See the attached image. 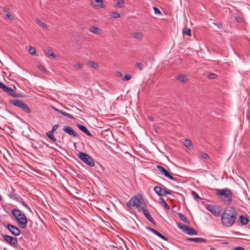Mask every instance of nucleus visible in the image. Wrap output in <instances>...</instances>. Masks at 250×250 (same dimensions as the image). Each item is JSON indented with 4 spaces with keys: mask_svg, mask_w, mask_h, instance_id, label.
<instances>
[{
    "mask_svg": "<svg viewBox=\"0 0 250 250\" xmlns=\"http://www.w3.org/2000/svg\"><path fill=\"white\" fill-rule=\"evenodd\" d=\"M247 118L249 120V123H250V111H249L246 115Z\"/></svg>",
    "mask_w": 250,
    "mask_h": 250,
    "instance_id": "52",
    "label": "nucleus"
},
{
    "mask_svg": "<svg viewBox=\"0 0 250 250\" xmlns=\"http://www.w3.org/2000/svg\"><path fill=\"white\" fill-rule=\"evenodd\" d=\"M44 53L46 55L51 56L53 58H56V55L52 50H47L44 51Z\"/></svg>",
    "mask_w": 250,
    "mask_h": 250,
    "instance_id": "32",
    "label": "nucleus"
},
{
    "mask_svg": "<svg viewBox=\"0 0 250 250\" xmlns=\"http://www.w3.org/2000/svg\"><path fill=\"white\" fill-rule=\"evenodd\" d=\"M216 194L217 196L223 197V201L226 204L229 205L232 202L233 193L229 188L218 189Z\"/></svg>",
    "mask_w": 250,
    "mask_h": 250,
    "instance_id": "3",
    "label": "nucleus"
},
{
    "mask_svg": "<svg viewBox=\"0 0 250 250\" xmlns=\"http://www.w3.org/2000/svg\"><path fill=\"white\" fill-rule=\"evenodd\" d=\"M88 64L91 67L95 69H98L99 68V65L97 62L92 61H89L88 62Z\"/></svg>",
    "mask_w": 250,
    "mask_h": 250,
    "instance_id": "30",
    "label": "nucleus"
},
{
    "mask_svg": "<svg viewBox=\"0 0 250 250\" xmlns=\"http://www.w3.org/2000/svg\"><path fill=\"white\" fill-rule=\"evenodd\" d=\"M221 215L222 224L227 227L232 226L235 222L237 217L236 210L232 207L227 208Z\"/></svg>",
    "mask_w": 250,
    "mask_h": 250,
    "instance_id": "1",
    "label": "nucleus"
},
{
    "mask_svg": "<svg viewBox=\"0 0 250 250\" xmlns=\"http://www.w3.org/2000/svg\"><path fill=\"white\" fill-rule=\"evenodd\" d=\"M11 212L18 223L19 226L22 229H25L26 227L27 220L24 214L20 210L16 208L13 209Z\"/></svg>",
    "mask_w": 250,
    "mask_h": 250,
    "instance_id": "2",
    "label": "nucleus"
},
{
    "mask_svg": "<svg viewBox=\"0 0 250 250\" xmlns=\"http://www.w3.org/2000/svg\"><path fill=\"white\" fill-rule=\"evenodd\" d=\"M140 204L141 202L139 199L136 196H133L126 203V206L129 208H138L140 207Z\"/></svg>",
    "mask_w": 250,
    "mask_h": 250,
    "instance_id": "6",
    "label": "nucleus"
},
{
    "mask_svg": "<svg viewBox=\"0 0 250 250\" xmlns=\"http://www.w3.org/2000/svg\"><path fill=\"white\" fill-rule=\"evenodd\" d=\"M192 196H193V198L195 199V200H197V199H201L199 196H198V195L196 193V192L194 191H191V192Z\"/></svg>",
    "mask_w": 250,
    "mask_h": 250,
    "instance_id": "38",
    "label": "nucleus"
},
{
    "mask_svg": "<svg viewBox=\"0 0 250 250\" xmlns=\"http://www.w3.org/2000/svg\"><path fill=\"white\" fill-rule=\"evenodd\" d=\"M188 227H188L187 225L184 224L183 227H182V229H183V231L185 232L187 231V228H188Z\"/></svg>",
    "mask_w": 250,
    "mask_h": 250,
    "instance_id": "48",
    "label": "nucleus"
},
{
    "mask_svg": "<svg viewBox=\"0 0 250 250\" xmlns=\"http://www.w3.org/2000/svg\"><path fill=\"white\" fill-rule=\"evenodd\" d=\"M187 241H193L196 243H206L207 240L202 237L197 238H187L186 239Z\"/></svg>",
    "mask_w": 250,
    "mask_h": 250,
    "instance_id": "15",
    "label": "nucleus"
},
{
    "mask_svg": "<svg viewBox=\"0 0 250 250\" xmlns=\"http://www.w3.org/2000/svg\"><path fill=\"white\" fill-rule=\"evenodd\" d=\"M159 200H160V203H162L164 205L165 208L167 210H169L170 208H169V206L168 205V204L165 201V199L162 198H160L159 199Z\"/></svg>",
    "mask_w": 250,
    "mask_h": 250,
    "instance_id": "29",
    "label": "nucleus"
},
{
    "mask_svg": "<svg viewBox=\"0 0 250 250\" xmlns=\"http://www.w3.org/2000/svg\"><path fill=\"white\" fill-rule=\"evenodd\" d=\"M62 221H63V222L66 223V221H67V219H66L65 218H64V219H62Z\"/></svg>",
    "mask_w": 250,
    "mask_h": 250,
    "instance_id": "56",
    "label": "nucleus"
},
{
    "mask_svg": "<svg viewBox=\"0 0 250 250\" xmlns=\"http://www.w3.org/2000/svg\"><path fill=\"white\" fill-rule=\"evenodd\" d=\"M176 79L182 83H186L188 81V76L185 74H180L177 76Z\"/></svg>",
    "mask_w": 250,
    "mask_h": 250,
    "instance_id": "17",
    "label": "nucleus"
},
{
    "mask_svg": "<svg viewBox=\"0 0 250 250\" xmlns=\"http://www.w3.org/2000/svg\"><path fill=\"white\" fill-rule=\"evenodd\" d=\"M136 66L140 70H142L144 68V64L141 62H137L136 63Z\"/></svg>",
    "mask_w": 250,
    "mask_h": 250,
    "instance_id": "39",
    "label": "nucleus"
},
{
    "mask_svg": "<svg viewBox=\"0 0 250 250\" xmlns=\"http://www.w3.org/2000/svg\"><path fill=\"white\" fill-rule=\"evenodd\" d=\"M184 146L188 149H190L192 147V143L191 141L188 139L185 140Z\"/></svg>",
    "mask_w": 250,
    "mask_h": 250,
    "instance_id": "21",
    "label": "nucleus"
},
{
    "mask_svg": "<svg viewBox=\"0 0 250 250\" xmlns=\"http://www.w3.org/2000/svg\"><path fill=\"white\" fill-rule=\"evenodd\" d=\"M2 90L8 94L9 95L11 96L12 97L14 98H21L22 97V96L21 94L18 93L17 94L15 91L12 88L9 87L7 86L6 85H4L3 88L2 89Z\"/></svg>",
    "mask_w": 250,
    "mask_h": 250,
    "instance_id": "9",
    "label": "nucleus"
},
{
    "mask_svg": "<svg viewBox=\"0 0 250 250\" xmlns=\"http://www.w3.org/2000/svg\"><path fill=\"white\" fill-rule=\"evenodd\" d=\"M183 225H184V224H181V223H178V224H177V227H178V228H179V229H182V227H183Z\"/></svg>",
    "mask_w": 250,
    "mask_h": 250,
    "instance_id": "53",
    "label": "nucleus"
},
{
    "mask_svg": "<svg viewBox=\"0 0 250 250\" xmlns=\"http://www.w3.org/2000/svg\"><path fill=\"white\" fill-rule=\"evenodd\" d=\"M200 156L202 158L204 159H208L209 158L208 155L205 152H201Z\"/></svg>",
    "mask_w": 250,
    "mask_h": 250,
    "instance_id": "40",
    "label": "nucleus"
},
{
    "mask_svg": "<svg viewBox=\"0 0 250 250\" xmlns=\"http://www.w3.org/2000/svg\"><path fill=\"white\" fill-rule=\"evenodd\" d=\"M141 209L142 210L145 216L148 219V220H149L151 223L155 224V221L151 217L148 210L143 207H141Z\"/></svg>",
    "mask_w": 250,
    "mask_h": 250,
    "instance_id": "14",
    "label": "nucleus"
},
{
    "mask_svg": "<svg viewBox=\"0 0 250 250\" xmlns=\"http://www.w3.org/2000/svg\"><path fill=\"white\" fill-rule=\"evenodd\" d=\"M240 219L241 223H242V224L244 225H247L249 222L248 218L247 217L243 215L240 216Z\"/></svg>",
    "mask_w": 250,
    "mask_h": 250,
    "instance_id": "23",
    "label": "nucleus"
},
{
    "mask_svg": "<svg viewBox=\"0 0 250 250\" xmlns=\"http://www.w3.org/2000/svg\"><path fill=\"white\" fill-rule=\"evenodd\" d=\"M235 20L238 22H240L242 21V19L241 18H240V17L238 16V17H235Z\"/></svg>",
    "mask_w": 250,
    "mask_h": 250,
    "instance_id": "51",
    "label": "nucleus"
},
{
    "mask_svg": "<svg viewBox=\"0 0 250 250\" xmlns=\"http://www.w3.org/2000/svg\"><path fill=\"white\" fill-rule=\"evenodd\" d=\"M109 16L113 19H118L121 17V14L116 11L111 12Z\"/></svg>",
    "mask_w": 250,
    "mask_h": 250,
    "instance_id": "25",
    "label": "nucleus"
},
{
    "mask_svg": "<svg viewBox=\"0 0 250 250\" xmlns=\"http://www.w3.org/2000/svg\"><path fill=\"white\" fill-rule=\"evenodd\" d=\"M6 16L10 20H13L14 18L13 16L10 13H7Z\"/></svg>",
    "mask_w": 250,
    "mask_h": 250,
    "instance_id": "47",
    "label": "nucleus"
},
{
    "mask_svg": "<svg viewBox=\"0 0 250 250\" xmlns=\"http://www.w3.org/2000/svg\"><path fill=\"white\" fill-rule=\"evenodd\" d=\"M207 209L215 216L221 215V209L219 207L210 205L207 207Z\"/></svg>",
    "mask_w": 250,
    "mask_h": 250,
    "instance_id": "7",
    "label": "nucleus"
},
{
    "mask_svg": "<svg viewBox=\"0 0 250 250\" xmlns=\"http://www.w3.org/2000/svg\"><path fill=\"white\" fill-rule=\"evenodd\" d=\"M77 126L79 128L80 130H81L87 136H88L89 137L92 136V134L88 131L87 128L83 125L77 124Z\"/></svg>",
    "mask_w": 250,
    "mask_h": 250,
    "instance_id": "16",
    "label": "nucleus"
},
{
    "mask_svg": "<svg viewBox=\"0 0 250 250\" xmlns=\"http://www.w3.org/2000/svg\"><path fill=\"white\" fill-rule=\"evenodd\" d=\"M9 103L11 104H12L17 107L21 108L26 113H30L31 112V110H30L29 107L28 106V105L26 104H25L24 103H23L21 100H17V99L11 100L9 101Z\"/></svg>",
    "mask_w": 250,
    "mask_h": 250,
    "instance_id": "4",
    "label": "nucleus"
},
{
    "mask_svg": "<svg viewBox=\"0 0 250 250\" xmlns=\"http://www.w3.org/2000/svg\"><path fill=\"white\" fill-rule=\"evenodd\" d=\"M79 159L85 163L86 165L90 167H94L95 166V161L87 153L84 152H80L78 154Z\"/></svg>",
    "mask_w": 250,
    "mask_h": 250,
    "instance_id": "5",
    "label": "nucleus"
},
{
    "mask_svg": "<svg viewBox=\"0 0 250 250\" xmlns=\"http://www.w3.org/2000/svg\"><path fill=\"white\" fill-rule=\"evenodd\" d=\"M210 250H216L214 248H210Z\"/></svg>",
    "mask_w": 250,
    "mask_h": 250,
    "instance_id": "57",
    "label": "nucleus"
},
{
    "mask_svg": "<svg viewBox=\"0 0 250 250\" xmlns=\"http://www.w3.org/2000/svg\"><path fill=\"white\" fill-rule=\"evenodd\" d=\"M119 74L120 76L122 75V74L121 72H119Z\"/></svg>",
    "mask_w": 250,
    "mask_h": 250,
    "instance_id": "59",
    "label": "nucleus"
},
{
    "mask_svg": "<svg viewBox=\"0 0 250 250\" xmlns=\"http://www.w3.org/2000/svg\"><path fill=\"white\" fill-rule=\"evenodd\" d=\"M6 9H7V8H6V7H4V10L5 11H6Z\"/></svg>",
    "mask_w": 250,
    "mask_h": 250,
    "instance_id": "60",
    "label": "nucleus"
},
{
    "mask_svg": "<svg viewBox=\"0 0 250 250\" xmlns=\"http://www.w3.org/2000/svg\"><path fill=\"white\" fill-rule=\"evenodd\" d=\"M39 68L40 69V70H41L42 72L46 71L45 68L44 66H42V65L39 66Z\"/></svg>",
    "mask_w": 250,
    "mask_h": 250,
    "instance_id": "49",
    "label": "nucleus"
},
{
    "mask_svg": "<svg viewBox=\"0 0 250 250\" xmlns=\"http://www.w3.org/2000/svg\"><path fill=\"white\" fill-rule=\"evenodd\" d=\"M95 2L97 3L95 4L96 6L100 8H104L105 6L104 3V1L103 0H95Z\"/></svg>",
    "mask_w": 250,
    "mask_h": 250,
    "instance_id": "24",
    "label": "nucleus"
},
{
    "mask_svg": "<svg viewBox=\"0 0 250 250\" xmlns=\"http://www.w3.org/2000/svg\"><path fill=\"white\" fill-rule=\"evenodd\" d=\"M183 33L188 36H191V30L189 28H186L185 30L183 31Z\"/></svg>",
    "mask_w": 250,
    "mask_h": 250,
    "instance_id": "41",
    "label": "nucleus"
},
{
    "mask_svg": "<svg viewBox=\"0 0 250 250\" xmlns=\"http://www.w3.org/2000/svg\"><path fill=\"white\" fill-rule=\"evenodd\" d=\"M54 133L53 132L49 131L46 133V135L52 141L56 142L57 139L56 137L54 136Z\"/></svg>",
    "mask_w": 250,
    "mask_h": 250,
    "instance_id": "22",
    "label": "nucleus"
},
{
    "mask_svg": "<svg viewBox=\"0 0 250 250\" xmlns=\"http://www.w3.org/2000/svg\"><path fill=\"white\" fill-rule=\"evenodd\" d=\"M185 233L189 235H197L198 234V232L196 230H195L193 228L190 227L187 228V230Z\"/></svg>",
    "mask_w": 250,
    "mask_h": 250,
    "instance_id": "19",
    "label": "nucleus"
},
{
    "mask_svg": "<svg viewBox=\"0 0 250 250\" xmlns=\"http://www.w3.org/2000/svg\"><path fill=\"white\" fill-rule=\"evenodd\" d=\"M8 196L10 198H11L13 200L18 201L19 198L18 197V195L16 193L11 192L10 193L8 194Z\"/></svg>",
    "mask_w": 250,
    "mask_h": 250,
    "instance_id": "27",
    "label": "nucleus"
},
{
    "mask_svg": "<svg viewBox=\"0 0 250 250\" xmlns=\"http://www.w3.org/2000/svg\"><path fill=\"white\" fill-rule=\"evenodd\" d=\"M36 22L38 23L41 27H42L43 29H47V25L40 21L39 19L36 20Z\"/></svg>",
    "mask_w": 250,
    "mask_h": 250,
    "instance_id": "28",
    "label": "nucleus"
},
{
    "mask_svg": "<svg viewBox=\"0 0 250 250\" xmlns=\"http://www.w3.org/2000/svg\"><path fill=\"white\" fill-rule=\"evenodd\" d=\"M154 190L160 196H164L166 194H171L172 192L170 190H166L158 186L155 187Z\"/></svg>",
    "mask_w": 250,
    "mask_h": 250,
    "instance_id": "11",
    "label": "nucleus"
},
{
    "mask_svg": "<svg viewBox=\"0 0 250 250\" xmlns=\"http://www.w3.org/2000/svg\"><path fill=\"white\" fill-rule=\"evenodd\" d=\"M59 127V125H56L53 126L52 130L50 131L54 133V132L58 129Z\"/></svg>",
    "mask_w": 250,
    "mask_h": 250,
    "instance_id": "45",
    "label": "nucleus"
},
{
    "mask_svg": "<svg viewBox=\"0 0 250 250\" xmlns=\"http://www.w3.org/2000/svg\"><path fill=\"white\" fill-rule=\"evenodd\" d=\"M233 250H245V249L242 247H237L234 248Z\"/></svg>",
    "mask_w": 250,
    "mask_h": 250,
    "instance_id": "50",
    "label": "nucleus"
},
{
    "mask_svg": "<svg viewBox=\"0 0 250 250\" xmlns=\"http://www.w3.org/2000/svg\"><path fill=\"white\" fill-rule=\"evenodd\" d=\"M4 85L5 84L4 83L0 82V88L2 89Z\"/></svg>",
    "mask_w": 250,
    "mask_h": 250,
    "instance_id": "54",
    "label": "nucleus"
},
{
    "mask_svg": "<svg viewBox=\"0 0 250 250\" xmlns=\"http://www.w3.org/2000/svg\"><path fill=\"white\" fill-rule=\"evenodd\" d=\"M153 10L155 14H160L161 13L160 10L156 7H153Z\"/></svg>",
    "mask_w": 250,
    "mask_h": 250,
    "instance_id": "44",
    "label": "nucleus"
},
{
    "mask_svg": "<svg viewBox=\"0 0 250 250\" xmlns=\"http://www.w3.org/2000/svg\"><path fill=\"white\" fill-rule=\"evenodd\" d=\"M155 234L156 235H157V236H158L159 238H161L162 239H163L165 241H168V238H167L165 236L163 235L161 233H160L158 231H157V232H156V233Z\"/></svg>",
    "mask_w": 250,
    "mask_h": 250,
    "instance_id": "33",
    "label": "nucleus"
},
{
    "mask_svg": "<svg viewBox=\"0 0 250 250\" xmlns=\"http://www.w3.org/2000/svg\"><path fill=\"white\" fill-rule=\"evenodd\" d=\"M63 130L65 133L73 137L78 138L79 137L77 132L71 126L69 125L64 126Z\"/></svg>",
    "mask_w": 250,
    "mask_h": 250,
    "instance_id": "12",
    "label": "nucleus"
},
{
    "mask_svg": "<svg viewBox=\"0 0 250 250\" xmlns=\"http://www.w3.org/2000/svg\"><path fill=\"white\" fill-rule=\"evenodd\" d=\"M54 109L55 111H56L57 112H59V113H60L61 114V112H62L63 111H62V110H60L57 108H54Z\"/></svg>",
    "mask_w": 250,
    "mask_h": 250,
    "instance_id": "55",
    "label": "nucleus"
},
{
    "mask_svg": "<svg viewBox=\"0 0 250 250\" xmlns=\"http://www.w3.org/2000/svg\"><path fill=\"white\" fill-rule=\"evenodd\" d=\"M179 217L184 222L189 224V221L187 219V217L181 213H178Z\"/></svg>",
    "mask_w": 250,
    "mask_h": 250,
    "instance_id": "26",
    "label": "nucleus"
},
{
    "mask_svg": "<svg viewBox=\"0 0 250 250\" xmlns=\"http://www.w3.org/2000/svg\"><path fill=\"white\" fill-rule=\"evenodd\" d=\"M132 36L134 38L140 40L143 36V34L141 32H135L132 34Z\"/></svg>",
    "mask_w": 250,
    "mask_h": 250,
    "instance_id": "31",
    "label": "nucleus"
},
{
    "mask_svg": "<svg viewBox=\"0 0 250 250\" xmlns=\"http://www.w3.org/2000/svg\"><path fill=\"white\" fill-rule=\"evenodd\" d=\"M146 229L151 231V232L153 233L154 234L156 233V232H157V230L150 227L147 228Z\"/></svg>",
    "mask_w": 250,
    "mask_h": 250,
    "instance_id": "46",
    "label": "nucleus"
},
{
    "mask_svg": "<svg viewBox=\"0 0 250 250\" xmlns=\"http://www.w3.org/2000/svg\"><path fill=\"white\" fill-rule=\"evenodd\" d=\"M89 31L92 33L97 35H99L102 33V29L96 26H91L90 28Z\"/></svg>",
    "mask_w": 250,
    "mask_h": 250,
    "instance_id": "18",
    "label": "nucleus"
},
{
    "mask_svg": "<svg viewBox=\"0 0 250 250\" xmlns=\"http://www.w3.org/2000/svg\"><path fill=\"white\" fill-rule=\"evenodd\" d=\"M157 168L158 171L160 172L162 174L164 175L165 177L169 178L170 180L176 181L175 178H174L172 176H171L169 174L168 171L163 167L160 166H157Z\"/></svg>",
    "mask_w": 250,
    "mask_h": 250,
    "instance_id": "10",
    "label": "nucleus"
},
{
    "mask_svg": "<svg viewBox=\"0 0 250 250\" xmlns=\"http://www.w3.org/2000/svg\"><path fill=\"white\" fill-rule=\"evenodd\" d=\"M116 4L115 5V8H122L125 6V2L123 0H115Z\"/></svg>",
    "mask_w": 250,
    "mask_h": 250,
    "instance_id": "20",
    "label": "nucleus"
},
{
    "mask_svg": "<svg viewBox=\"0 0 250 250\" xmlns=\"http://www.w3.org/2000/svg\"><path fill=\"white\" fill-rule=\"evenodd\" d=\"M61 114L64 116H65L69 119H74V118L70 114L65 112H61Z\"/></svg>",
    "mask_w": 250,
    "mask_h": 250,
    "instance_id": "37",
    "label": "nucleus"
},
{
    "mask_svg": "<svg viewBox=\"0 0 250 250\" xmlns=\"http://www.w3.org/2000/svg\"><path fill=\"white\" fill-rule=\"evenodd\" d=\"M2 236L4 240L10 246H15L18 245L17 238L4 234H2Z\"/></svg>",
    "mask_w": 250,
    "mask_h": 250,
    "instance_id": "8",
    "label": "nucleus"
},
{
    "mask_svg": "<svg viewBox=\"0 0 250 250\" xmlns=\"http://www.w3.org/2000/svg\"><path fill=\"white\" fill-rule=\"evenodd\" d=\"M7 229L8 230H9L11 233L15 235V236H18L20 234L21 231L20 229L16 227L11 225L8 224L7 226Z\"/></svg>",
    "mask_w": 250,
    "mask_h": 250,
    "instance_id": "13",
    "label": "nucleus"
},
{
    "mask_svg": "<svg viewBox=\"0 0 250 250\" xmlns=\"http://www.w3.org/2000/svg\"><path fill=\"white\" fill-rule=\"evenodd\" d=\"M217 75L215 73H209L208 74L207 77L209 79H215L217 78Z\"/></svg>",
    "mask_w": 250,
    "mask_h": 250,
    "instance_id": "36",
    "label": "nucleus"
},
{
    "mask_svg": "<svg viewBox=\"0 0 250 250\" xmlns=\"http://www.w3.org/2000/svg\"><path fill=\"white\" fill-rule=\"evenodd\" d=\"M149 119L150 121H152L153 118L152 117H149Z\"/></svg>",
    "mask_w": 250,
    "mask_h": 250,
    "instance_id": "58",
    "label": "nucleus"
},
{
    "mask_svg": "<svg viewBox=\"0 0 250 250\" xmlns=\"http://www.w3.org/2000/svg\"><path fill=\"white\" fill-rule=\"evenodd\" d=\"M21 204L23 206H24L25 208H27L30 211H31L30 208L24 201H21Z\"/></svg>",
    "mask_w": 250,
    "mask_h": 250,
    "instance_id": "43",
    "label": "nucleus"
},
{
    "mask_svg": "<svg viewBox=\"0 0 250 250\" xmlns=\"http://www.w3.org/2000/svg\"><path fill=\"white\" fill-rule=\"evenodd\" d=\"M29 53L32 55H35L36 53V49L34 47H30L28 49Z\"/></svg>",
    "mask_w": 250,
    "mask_h": 250,
    "instance_id": "34",
    "label": "nucleus"
},
{
    "mask_svg": "<svg viewBox=\"0 0 250 250\" xmlns=\"http://www.w3.org/2000/svg\"><path fill=\"white\" fill-rule=\"evenodd\" d=\"M131 79V76L130 75L126 74L125 75L124 78L123 79V80L124 81H129Z\"/></svg>",
    "mask_w": 250,
    "mask_h": 250,
    "instance_id": "42",
    "label": "nucleus"
},
{
    "mask_svg": "<svg viewBox=\"0 0 250 250\" xmlns=\"http://www.w3.org/2000/svg\"><path fill=\"white\" fill-rule=\"evenodd\" d=\"M74 67L76 69H82L83 68V65L80 63H77L74 64Z\"/></svg>",
    "mask_w": 250,
    "mask_h": 250,
    "instance_id": "35",
    "label": "nucleus"
}]
</instances>
